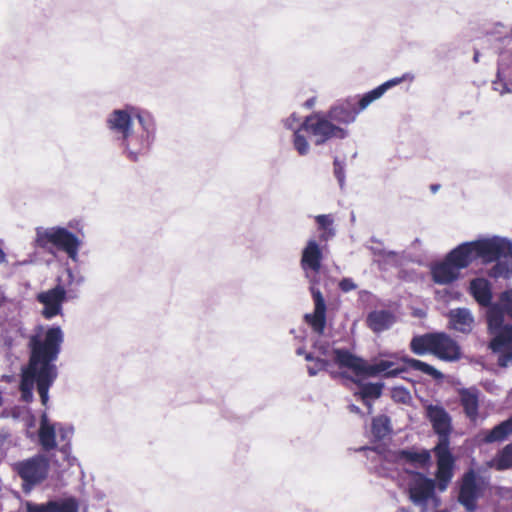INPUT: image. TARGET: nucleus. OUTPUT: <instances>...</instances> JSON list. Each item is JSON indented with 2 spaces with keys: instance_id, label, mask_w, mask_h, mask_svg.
Here are the masks:
<instances>
[{
  "instance_id": "44",
  "label": "nucleus",
  "mask_w": 512,
  "mask_h": 512,
  "mask_svg": "<svg viewBox=\"0 0 512 512\" xmlns=\"http://www.w3.org/2000/svg\"><path fill=\"white\" fill-rule=\"evenodd\" d=\"M305 359L307 361H312L313 362L315 358L313 357V355L311 353H306L305 354Z\"/></svg>"
},
{
  "instance_id": "32",
  "label": "nucleus",
  "mask_w": 512,
  "mask_h": 512,
  "mask_svg": "<svg viewBox=\"0 0 512 512\" xmlns=\"http://www.w3.org/2000/svg\"><path fill=\"white\" fill-rule=\"evenodd\" d=\"M301 131H304L301 129V126L294 132V139L293 144L294 148L298 152L299 155L304 156L309 151V144L307 139L303 134H301Z\"/></svg>"
},
{
  "instance_id": "11",
  "label": "nucleus",
  "mask_w": 512,
  "mask_h": 512,
  "mask_svg": "<svg viewBox=\"0 0 512 512\" xmlns=\"http://www.w3.org/2000/svg\"><path fill=\"white\" fill-rule=\"evenodd\" d=\"M36 300L44 306L42 316L45 319H52L62 312V305L66 300V290L63 286L57 285L52 289L38 293Z\"/></svg>"
},
{
  "instance_id": "27",
  "label": "nucleus",
  "mask_w": 512,
  "mask_h": 512,
  "mask_svg": "<svg viewBox=\"0 0 512 512\" xmlns=\"http://www.w3.org/2000/svg\"><path fill=\"white\" fill-rule=\"evenodd\" d=\"M39 443L43 450L51 451L56 448V433L55 427L52 424H49L46 418H43L40 422V427L38 431Z\"/></svg>"
},
{
  "instance_id": "37",
  "label": "nucleus",
  "mask_w": 512,
  "mask_h": 512,
  "mask_svg": "<svg viewBox=\"0 0 512 512\" xmlns=\"http://www.w3.org/2000/svg\"><path fill=\"white\" fill-rule=\"evenodd\" d=\"M334 175L337 178L340 186L342 187L345 181L344 165L337 158L334 159Z\"/></svg>"
},
{
  "instance_id": "31",
  "label": "nucleus",
  "mask_w": 512,
  "mask_h": 512,
  "mask_svg": "<svg viewBox=\"0 0 512 512\" xmlns=\"http://www.w3.org/2000/svg\"><path fill=\"white\" fill-rule=\"evenodd\" d=\"M315 219L318 224V228L323 231L320 235L321 241H327L329 238L334 236V230L332 228L333 220L329 215H318Z\"/></svg>"
},
{
  "instance_id": "36",
  "label": "nucleus",
  "mask_w": 512,
  "mask_h": 512,
  "mask_svg": "<svg viewBox=\"0 0 512 512\" xmlns=\"http://www.w3.org/2000/svg\"><path fill=\"white\" fill-rule=\"evenodd\" d=\"M329 362L322 358H315L313 364L308 366V373L310 376H315L318 372L326 370Z\"/></svg>"
},
{
  "instance_id": "18",
  "label": "nucleus",
  "mask_w": 512,
  "mask_h": 512,
  "mask_svg": "<svg viewBox=\"0 0 512 512\" xmlns=\"http://www.w3.org/2000/svg\"><path fill=\"white\" fill-rule=\"evenodd\" d=\"M459 399L466 417L476 422L479 416V391L476 388H463L459 391Z\"/></svg>"
},
{
  "instance_id": "10",
  "label": "nucleus",
  "mask_w": 512,
  "mask_h": 512,
  "mask_svg": "<svg viewBox=\"0 0 512 512\" xmlns=\"http://www.w3.org/2000/svg\"><path fill=\"white\" fill-rule=\"evenodd\" d=\"M486 488L485 481L478 477L473 470L464 473L458 495L459 503L465 507L468 512H474L477 507V501L483 496Z\"/></svg>"
},
{
  "instance_id": "1",
  "label": "nucleus",
  "mask_w": 512,
  "mask_h": 512,
  "mask_svg": "<svg viewBox=\"0 0 512 512\" xmlns=\"http://www.w3.org/2000/svg\"><path fill=\"white\" fill-rule=\"evenodd\" d=\"M64 342V333L59 326L44 327L38 325L28 340L29 359L22 368L19 390L21 399L30 403L33 401V389L40 396L43 406L49 401V389L58 376L55 364Z\"/></svg>"
},
{
  "instance_id": "46",
  "label": "nucleus",
  "mask_w": 512,
  "mask_h": 512,
  "mask_svg": "<svg viewBox=\"0 0 512 512\" xmlns=\"http://www.w3.org/2000/svg\"><path fill=\"white\" fill-rule=\"evenodd\" d=\"M3 404V396H2V393L0 392V407L2 406Z\"/></svg>"
},
{
  "instance_id": "28",
  "label": "nucleus",
  "mask_w": 512,
  "mask_h": 512,
  "mask_svg": "<svg viewBox=\"0 0 512 512\" xmlns=\"http://www.w3.org/2000/svg\"><path fill=\"white\" fill-rule=\"evenodd\" d=\"M401 360L407 364L409 368L429 375L433 379L439 380L443 378V374L439 370L426 362L408 356L402 357Z\"/></svg>"
},
{
  "instance_id": "38",
  "label": "nucleus",
  "mask_w": 512,
  "mask_h": 512,
  "mask_svg": "<svg viewBox=\"0 0 512 512\" xmlns=\"http://www.w3.org/2000/svg\"><path fill=\"white\" fill-rule=\"evenodd\" d=\"M501 301L505 311L512 318V290L502 293Z\"/></svg>"
},
{
  "instance_id": "16",
  "label": "nucleus",
  "mask_w": 512,
  "mask_h": 512,
  "mask_svg": "<svg viewBox=\"0 0 512 512\" xmlns=\"http://www.w3.org/2000/svg\"><path fill=\"white\" fill-rule=\"evenodd\" d=\"M446 256L448 257V260L452 261L456 268H458L460 271L467 268L470 264L477 260L474 241L464 242L458 245Z\"/></svg>"
},
{
  "instance_id": "33",
  "label": "nucleus",
  "mask_w": 512,
  "mask_h": 512,
  "mask_svg": "<svg viewBox=\"0 0 512 512\" xmlns=\"http://www.w3.org/2000/svg\"><path fill=\"white\" fill-rule=\"evenodd\" d=\"M55 501H49L46 504L26 503V512H55Z\"/></svg>"
},
{
  "instance_id": "41",
  "label": "nucleus",
  "mask_w": 512,
  "mask_h": 512,
  "mask_svg": "<svg viewBox=\"0 0 512 512\" xmlns=\"http://www.w3.org/2000/svg\"><path fill=\"white\" fill-rule=\"evenodd\" d=\"M339 288L343 292H350L352 290H355L357 286L351 278H343L339 282Z\"/></svg>"
},
{
  "instance_id": "4",
  "label": "nucleus",
  "mask_w": 512,
  "mask_h": 512,
  "mask_svg": "<svg viewBox=\"0 0 512 512\" xmlns=\"http://www.w3.org/2000/svg\"><path fill=\"white\" fill-rule=\"evenodd\" d=\"M333 355L335 364L340 368L351 370L356 376L375 377L382 374L384 378H392L406 371L405 368H394V362L388 360H380L374 364H369L347 349H334Z\"/></svg>"
},
{
  "instance_id": "42",
  "label": "nucleus",
  "mask_w": 512,
  "mask_h": 512,
  "mask_svg": "<svg viewBox=\"0 0 512 512\" xmlns=\"http://www.w3.org/2000/svg\"><path fill=\"white\" fill-rule=\"evenodd\" d=\"M59 433H60L61 438L64 440V439H67L68 437H70L72 435L73 431H72V429L61 428V429H59Z\"/></svg>"
},
{
  "instance_id": "19",
  "label": "nucleus",
  "mask_w": 512,
  "mask_h": 512,
  "mask_svg": "<svg viewBox=\"0 0 512 512\" xmlns=\"http://www.w3.org/2000/svg\"><path fill=\"white\" fill-rule=\"evenodd\" d=\"M468 291L474 300L483 307H488L492 302V288L490 282L482 277L470 281Z\"/></svg>"
},
{
  "instance_id": "7",
  "label": "nucleus",
  "mask_w": 512,
  "mask_h": 512,
  "mask_svg": "<svg viewBox=\"0 0 512 512\" xmlns=\"http://www.w3.org/2000/svg\"><path fill=\"white\" fill-rule=\"evenodd\" d=\"M49 469L50 461L44 454H36L12 465V470L23 481L24 490L42 483L48 477Z\"/></svg>"
},
{
  "instance_id": "20",
  "label": "nucleus",
  "mask_w": 512,
  "mask_h": 512,
  "mask_svg": "<svg viewBox=\"0 0 512 512\" xmlns=\"http://www.w3.org/2000/svg\"><path fill=\"white\" fill-rule=\"evenodd\" d=\"M366 322L373 332L381 333L396 322V317L388 310H374L367 315Z\"/></svg>"
},
{
  "instance_id": "25",
  "label": "nucleus",
  "mask_w": 512,
  "mask_h": 512,
  "mask_svg": "<svg viewBox=\"0 0 512 512\" xmlns=\"http://www.w3.org/2000/svg\"><path fill=\"white\" fill-rule=\"evenodd\" d=\"M510 435H512V416L487 431L483 440L485 443L502 442Z\"/></svg>"
},
{
  "instance_id": "22",
  "label": "nucleus",
  "mask_w": 512,
  "mask_h": 512,
  "mask_svg": "<svg viewBox=\"0 0 512 512\" xmlns=\"http://www.w3.org/2000/svg\"><path fill=\"white\" fill-rule=\"evenodd\" d=\"M139 123L141 124L146 136H141L140 139L136 138L137 155L148 150L150 146V135L154 133L153 118L149 113L143 112L136 115Z\"/></svg>"
},
{
  "instance_id": "17",
  "label": "nucleus",
  "mask_w": 512,
  "mask_h": 512,
  "mask_svg": "<svg viewBox=\"0 0 512 512\" xmlns=\"http://www.w3.org/2000/svg\"><path fill=\"white\" fill-rule=\"evenodd\" d=\"M431 275L436 284L446 285L458 279L460 270L446 256L443 261L432 265Z\"/></svg>"
},
{
  "instance_id": "30",
  "label": "nucleus",
  "mask_w": 512,
  "mask_h": 512,
  "mask_svg": "<svg viewBox=\"0 0 512 512\" xmlns=\"http://www.w3.org/2000/svg\"><path fill=\"white\" fill-rule=\"evenodd\" d=\"M496 470L503 471L512 468V443L507 444L498 453L494 464Z\"/></svg>"
},
{
  "instance_id": "26",
  "label": "nucleus",
  "mask_w": 512,
  "mask_h": 512,
  "mask_svg": "<svg viewBox=\"0 0 512 512\" xmlns=\"http://www.w3.org/2000/svg\"><path fill=\"white\" fill-rule=\"evenodd\" d=\"M492 352L512 349V325L503 326L489 343Z\"/></svg>"
},
{
  "instance_id": "39",
  "label": "nucleus",
  "mask_w": 512,
  "mask_h": 512,
  "mask_svg": "<svg viewBox=\"0 0 512 512\" xmlns=\"http://www.w3.org/2000/svg\"><path fill=\"white\" fill-rule=\"evenodd\" d=\"M499 354L497 363L500 367H507L512 362V349L497 352Z\"/></svg>"
},
{
  "instance_id": "14",
  "label": "nucleus",
  "mask_w": 512,
  "mask_h": 512,
  "mask_svg": "<svg viewBox=\"0 0 512 512\" xmlns=\"http://www.w3.org/2000/svg\"><path fill=\"white\" fill-rule=\"evenodd\" d=\"M433 355L441 360L455 361L461 357L460 346L446 333L436 332Z\"/></svg>"
},
{
  "instance_id": "21",
  "label": "nucleus",
  "mask_w": 512,
  "mask_h": 512,
  "mask_svg": "<svg viewBox=\"0 0 512 512\" xmlns=\"http://www.w3.org/2000/svg\"><path fill=\"white\" fill-rule=\"evenodd\" d=\"M431 459L430 452L428 450H422L420 452L402 449L395 452V460L398 463L410 464L414 467H424Z\"/></svg>"
},
{
  "instance_id": "35",
  "label": "nucleus",
  "mask_w": 512,
  "mask_h": 512,
  "mask_svg": "<svg viewBox=\"0 0 512 512\" xmlns=\"http://www.w3.org/2000/svg\"><path fill=\"white\" fill-rule=\"evenodd\" d=\"M55 509V512H78V505L73 499H68L60 503L55 501Z\"/></svg>"
},
{
  "instance_id": "9",
  "label": "nucleus",
  "mask_w": 512,
  "mask_h": 512,
  "mask_svg": "<svg viewBox=\"0 0 512 512\" xmlns=\"http://www.w3.org/2000/svg\"><path fill=\"white\" fill-rule=\"evenodd\" d=\"M108 129L118 136L131 161H137L135 137L132 136V118L125 110H114L107 118Z\"/></svg>"
},
{
  "instance_id": "40",
  "label": "nucleus",
  "mask_w": 512,
  "mask_h": 512,
  "mask_svg": "<svg viewBox=\"0 0 512 512\" xmlns=\"http://www.w3.org/2000/svg\"><path fill=\"white\" fill-rule=\"evenodd\" d=\"M392 396L394 399L402 403H406L410 398L409 392L403 387L394 388L392 391Z\"/></svg>"
},
{
  "instance_id": "13",
  "label": "nucleus",
  "mask_w": 512,
  "mask_h": 512,
  "mask_svg": "<svg viewBox=\"0 0 512 512\" xmlns=\"http://www.w3.org/2000/svg\"><path fill=\"white\" fill-rule=\"evenodd\" d=\"M413 480L408 487L409 498L416 505H424L434 497L435 481L420 472H411Z\"/></svg>"
},
{
  "instance_id": "3",
  "label": "nucleus",
  "mask_w": 512,
  "mask_h": 512,
  "mask_svg": "<svg viewBox=\"0 0 512 512\" xmlns=\"http://www.w3.org/2000/svg\"><path fill=\"white\" fill-rule=\"evenodd\" d=\"M477 259L482 263L496 262L488 271L491 278L509 279L512 275V242L500 237L474 241Z\"/></svg>"
},
{
  "instance_id": "6",
  "label": "nucleus",
  "mask_w": 512,
  "mask_h": 512,
  "mask_svg": "<svg viewBox=\"0 0 512 512\" xmlns=\"http://www.w3.org/2000/svg\"><path fill=\"white\" fill-rule=\"evenodd\" d=\"M36 246L49 253L55 251L64 252L67 256L76 260L81 241L77 235L64 227L38 228L36 230Z\"/></svg>"
},
{
  "instance_id": "2",
  "label": "nucleus",
  "mask_w": 512,
  "mask_h": 512,
  "mask_svg": "<svg viewBox=\"0 0 512 512\" xmlns=\"http://www.w3.org/2000/svg\"><path fill=\"white\" fill-rule=\"evenodd\" d=\"M426 417L433 431L438 435V443L433 448L437 459L436 479L440 490H445L453 477L455 459L450 451L452 419L440 405L429 404L425 407Z\"/></svg>"
},
{
  "instance_id": "34",
  "label": "nucleus",
  "mask_w": 512,
  "mask_h": 512,
  "mask_svg": "<svg viewBox=\"0 0 512 512\" xmlns=\"http://www.w3.org/2000/svg\"><path fill=\"white\" fill-rule=\"evenodd\" d=\"M388 430V418L378 417L373 419L372 431L376 436H384Z\"/></svg>"
},
{
  "instance_id": "29",
  "label": "nucleus",
  "mask_w": 512,
  "mask_h": 512,
  "mask_svg": "<svg viewBox=\"0 0 512 512\" xmlns=\"http://www.w3.org/2000/svg\"><path fill=\"white\" fill-rule=\"evenodd\" d=\"M354 383L360 385L359 395L362 398L364 404H368V399H378L382 395L384 388L383 383H360L358 380H353Z\"/></svg>"
},
{
  "instance_id": "23",
  "label": "nucleus",
  "mask_w": 512,
  "mask_h": 512,
  "mask_svg": "<svg viewBox=\"0 0 512 512\" xmlns=\"http://www.w3.org/2000/svg\"><path fill=\"white\" fill-rule=\"evenodd\" d=\"M436 332L414 336L409 344L410 350L416 355L434 353Z\"/></svg>"
},
{
  "instance_id": "5",
  "label": "nucleus",
  "mask_w": 512,
  "mask_h": 512,
  "mask_svg": "<svg viewBox=\"0 0 512 512\" xmlns=\"http://www.w3.org/2000/svg\"><path fill=\"white\" fill-rule=\"evenodd\" d=\"M406 76L390 79L375 89L364 94L358 102L353 99H347L344 102L332 107L327 112V117L334 122L349 124L353 122L358 113L365 109L374 100L380 98L388 89L400 84Z\"/></svg>"
},
{
  "instance_id": "12",
  "label": "nucleus",
  "mask_w": 512,
  "mask_h": 512,
  "mask_svg": "<svg viewBox=\"0 0 512 512\" xmlns=\"http://www.w3.org/2000/svg\"><path fill=\"white\" fill-rule=\"evenodd\" d=\"M310 293L314 302V311L311 314H306L304 320L313 332L322 335L326 327V302L322 292L314 284L310 286Z\"/></svg>"
},
{
  "instance_id": "43",
  "label": "nucleus",
  "mask_w": 512,
  "mask_h": 512,
  "mask_svg": "<svg viewBox=\"0 0 512 512\" xmlns=\"http://www.w3.org/2000/svg\"><path fill=\"white\" fill-rule=\"evenodd\" d=\"M6 260V255L4 251L0 248V264Z\"/></svg>"
},
{
  "instance_id": "15",
  "label": "nucleus",
  "mask_w": 512,
  "mask_h": 512,
  "mask_svg": "<svg viewBox=\"0 0 512 512\" xmlns=\"http://www.w3.org/2000/svg\"><path fill=\"white\" fill-rule=\"evenodd\" d=\"M322 260L323 252L321 247L316 240H309L302 251L300 260L301 268L306 272L307 276L308 271L317 274L321 270Z\"/></svg>"
},
{
  "instance_id": "45",
  "label": "nucleus",
  "mask_w": 512,
  "mask_h": 512,
  "mask_svg": "<svg viewBox=\"0 0 512 512\" xmlns=\"http://www.w3.org/2000/svg\"><path fill=\"white\" fill-rule=\"evenodd\" d=\"M305 104H306L307 107H312L313 104H314V99L307 100Z\"/></svg>"
},
{
  "instance_id": "8",
  "label": "nucleus",
  "mask_w": 512,
  "mask_h": 512,
  "mask_svg": "<svg viewBox=\"0 0 512 512\" xmlns=\"http://www.w3.org/2000/svg\"><path fill=\"white\" fill-rule=\"evenodd\" d=\"M301 129L315 137V145H322L332 138L344 139L347 131L336 126L326 115L313 113L305 117Z\"/></svg>"
},
{
  "instance_id": "24",
  "label": "nucleus",
  "mask_w": 512,
  "mask_h": 512,
  "mask_svg": "<svg viewBox=\"0 0 512 512\" xmlns=\"http://www.w3.org/2000/svg\"><path fill=\"white\" fill-rule=\"evenodd\" d=\"M473 317L469 310L458 308L450 312V322L457 331L467 333L472 329Z\"/></svg>"
}]
</instances>
